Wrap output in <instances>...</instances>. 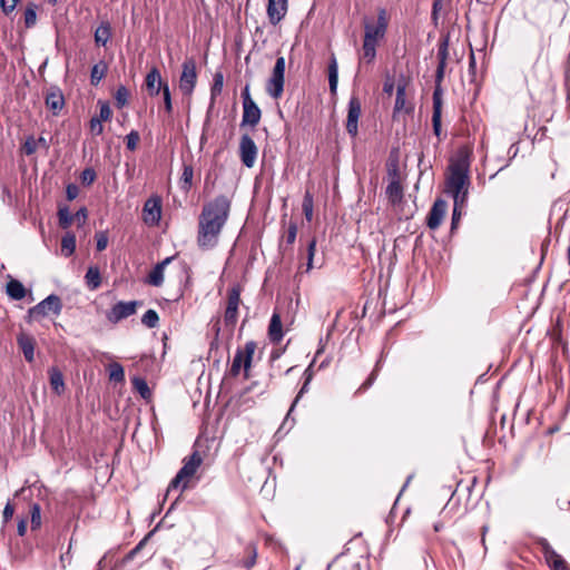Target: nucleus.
<instances>
[{"label": "nucleus", "instance_id": "1", "mask_svg": "<svg viewBox=\"0 0 570 570\" xmlns=\"http://www.w3.org/2000/svg\"><path fill=\"white\" fill-rule=\"evenodd\" d=\"M230 200L225 195L216 196L203 206L198 217L197 245L210 250L218 245L219 235L229 217Z\"/></svg>", "mask_w": 570, "mask_h": 570}, {"label": "nucleus", "instance_id": "2", "mask_svg": "<svg viewBox=\"0 0 570 570\" xmlns=\"http://www.w3.org/2000/svg\"><path fill=\"white\" fill-rule=\"evenodd\" d=\"M470 185V155L461 151L449 166L444 191L446 195L469 193Z\"/></svg>", "mask_w": 570, "mask_h": 570}, {"label": "nucleus", "instance_id": "3", "mask_svg": "<svg viewBox=\"0 0 570 570\" xmlns=\"http://www.w3.org/2000/svg\"><path fill=\"white\" fill-rule=\"evenodd\" d=\"M202 462L203 459L198 451H194L188 458H186L183 466L170 481L166 491V497L174 490L180 489V492L186 490L188 488V480L194 476Z\"/></svg>", "mask_w": 570, "mask_h": 570}, {"label": "nucleus", "instance_id": "4", "mask_svg": "<svg viewBox=\"0 0 570 570\" xmlns=\"http://www.w3.org/2000/svg\"><path fill=\"white\" fill-rule=\"evenodd\" d=\"M450 36H442L438 43V67L435 70L434 90L432 101L443 102L442 81L445 76L446 61L449 57Z\"/></svg>", "mask_w": 570, "mask_h": 570}, {"label": "nucleus", "instance_id": "5", "mask_svg": "<svg viewBox=\"0 0 570 570\" xmlns=\"http://www.w3.org/2000/svg\"><path fill=\"white\" fill-rule=\"evenodd\" d=\"M256 350V343L254 341H248L245 343L244 348H238L234 355L229 375L236 377L239 375L242 367L244 368V379H249V370L252 366L253 355Z\"/></svg>", "mask_w": 570, "mask_h": 570}, {"label": "nucleus", "instance_id": "6", "mask_svg": "<svg viewBox=\"0 0 570 570\" xmlns=\"http://www.w3.org/2000/svg\"><path fill=\"white\" fill-rule=\"evenodd\" d=\"M285 83V58L277 57L272 75L266 83V92L274 99L282 97Z\"/></svg>", "mask_w": 570, "mask_h": 570}, {"label": "nucleus", "instance_id": "7", "mask_svg": "<svg viewBox=\"0 0 570 570\" xmlns=\"http://www.w3.org/2000/svg\"><path fill=\"white\" fill-rule=\"evenodd\" d=\"M242 100H243V116H242L240 127L257 126L262 118V110L250 97L249 85H246L244 87V89L242 90Z\"/></svg>", "mask_w": 570, "mask_h": 570}, {"label": "nucleus", "instance_id": "8", "mask_svg": "<svg viewBox=\"0 0 570 570\" xmlns=\"http://www.w3.org/2000/svg\"><path fill=\"white\" fill-rule=\"evenodd\" d=\"M181 75L179 77V89L185 96H190L197 82L196 61L193 57L186 58L181 66Z\"/></svg>", "mask_w": 570, "mask_h": 570}, {"label": "nucleus", "instance_id": "9", "mask_svg": "<svg viewBox=\"0 0 570 570\" xmlns=\"http://www.w3.org/2000/svg\"><path fill=\"white\" fill-rule=\"evenodd\" d=\"M62 309L61 298L56 294H50L37 305L29 308L28 314L30 317H45L49 313L58 316Z\"/></svg>", "mask_w": 570, "mask_h": 570}, {"label": "nucleus", "instance_id": "10", "mask_svg": "<svg viewBox=\"0 0 570 570\" xmlns=\"http://www.w3.org/2000/svg\"><path fill=\"white\" fill-rule=\"evenodd\" d=\"M397 175L396 165L394 164V218L396 217L399 220L410 219L415 209V204L412 206L407 205L403 199V188L399 180L395 179Z\"/></svg>", "mask_w": 570, "mask_h": 570}, {"label": "nucleus", "instance_id": "11", "mask_svg": "<svg viewBox=\"0 0 570 570\" xmlns=\"http://www.w3.org/2000/svg\"><path fill=\"white\" fill-rule=\"evenodd\" d=\"M535 544L540 548L544 560L551 570H569V567L563 557L552 548L546 538H537Z\"/></svg>", "mask_w": 570, "mask_h": 570}, {"label": "nucleus", "instance_id": "12", "mask_svg": "<svg viewBox=\"0 0 570 570\" xmlns=\"http://www.w3.org/2000/svg\"><path fill=\"white\" fill-rule=\"evenodd\" d=\"M240 303V287L235 285L228 289L227 306L224 314V322L226 327L233 330L238 318V306Z\"/></svg>", "mask_w": 570, "mask_h": 570}, {"label": "nucleus", "instance_id": "13", "mask_svg": "<svg viewBox=\"0 0 570 570\" xmlns=\"http://www.w3.org/2000/svg\"><path fill=\"white\" fill-rule=\"evenodd\" d=\"M163 199L159 195L150 196L142 207V220L148 226H157L161 219Z\"/></svg>", "mask_w": 570, "mask_h": 570}, {"label": "nucleus", "instance_id": "14", "mask_svg": "<svg viewBox=\"0 0 570 570\" xmlns=\"http://www.w3.org/2000/svg\"><path fill=\"white\" fill-rule=\"evenodd\" d=\"M141 305L139 301H130V302H118L116 303L106 314L107 320L117 324L120 321L134 315L137 311V307Z\"/></svg>", "mask_w": 570, "mask_h": 570}, {"label": "nucleus", "instance_id": "15", "mask_svg": "<svg viewBox=\"0 0 570 570\" xmlns=\"http://www.w3.org/2000/svg\"><path fill=\"white\" fill-rule=\"evenodd\" d=\"M362 114V104L357 96H351L347 105L346 131L356 137L358 132V119Z\"/></svg>", "mask_w": 570, "mask_h": 570}, {"label": "nucleus", "instance_id": "16", "mask_svg": "<svg viewBox=\"0 0 570 570\" xmlns=\"http://www.w3.org/2000/svg\"><path fill=\"white\" fill-rule=\"evenodd\" d=\"M257 151V146L253 138L244 134L239 141V157L245 167L252 168L255 165Z\"/></svg>", "mask_w": 570, "mask_h": 570}, {"label": "nucleus", "instance_id": "17", "mask_svg": "<svg viewBox=\"0 0 570 570\" xmlns=\"http://www.w3.org/2000/svg\"><path fill=\"white\" fill-rule=\"evenodd\" d=\"M448 210V203L443 198H436L434 203L432 204L426 218L425 224L431 230H435L440 227L445 213Z\"/></svg>", "mask_w": 570, "mask_h": 570}, {"label": "nucleus", "instance_id": "18", "mask_svg": "<svg viewBox=\"0 0 570 570\" xmlns=\"http://www.w3.org/2000/svg\"><path fill=\"white\" fill-rule=\"evenodd\" d=\"M46 107L58 116L65 107V97L61 89L58 86H50L45 97Z\"/></svg>", "mask_w": 570, "mask_h": 570}, {"label": "nucleus", "instance_id": "19", "mask_svg": "<svg viewBox=\"0 0 570 570\" xmlns=\"http://www.w3.org/2000/svg\"><path fill=\"white\" fill-rule=\"evenodd\" d=\"M145 85L150 97L158 96L164 90V87L168 86L166 81H163L160 71L157 67H153L148 71L145 78Z\"/></svg>", "mask_w": 570, "mask_h": 570}, {"label": "nucleus", "instance_id": "20", "mask_svg": "<svg viewBox=\"0 0 570 570\" xmlns=\"http://www.w3.org/2000/svg\"><path fill=\"white\" fill-rule=\"evenodd\" d=\"M387 23L385 19V10H381L379 13L377 21L370 22L367 19L364 21V28H365V35L364 37H367L370 33L372 42H377V39L384 36V32L386 30Z\"/></svg>", "mask_w": 570, "mask_h": 570}, {"label": "nucleus", "instance_id": "21", "mask_svg": "<svg viewBox=\"0 0 570 570\" xmlns=\"http://www.w3.org/2000/svg\"><path fill=\"white\" fill-rule=\"evenodd\" d=\"M287 12V0H268L267 17L273 26H276Z\"/></svg>", "mask_w": 570, "mask_h": 570}, {"label": "nucleus", "instance_id": "22", "mask_svg": "<svg viewBox=\"0 0 570 570\" xmlns=\"http://www.w3.org/2000/svg\"><path fill=\"white\" fill-rule=\"evenodd\" d=\"M17 343L26 361L29 363L33 362L36 340L29 334L20 333L17 336Z\"/></svg>", "mask_w": 570, "mask_h": 570}, {"label": "nucleus", "instance_id": "23", "mask_svg": "<svg viewBox=\"0 0 570 570\" xmlns=\"http://www.w3.org/2000/svg\"><path fill=\"white\" fill-rule=\"evenodd\" d=\"M174 259V256L166 257L164 261L159 262L154 266L147 277V283L159 287L164 283V272L166 266Z\"/></svg>", "mask_w": 570, "mask_h": 570}, {"label": "nucleus", "instance_id": "24", "mask_svg": "<svg viewBox=\"0 0 570 570\" xmlns=\"http://www.w3.org/2000/svg\"><path fill=\"white\" fill-rule=\"evenodd\" d=\"M283 336L284 333L281 315L277 312H274L268 325V338L272 343L277 344L282 341Z\"/></svg>", "mask_w": 570, "mask_h": 570}, {"label": "nucleus", "instance_id": "25", "mask_svg": "<svg viewBox=\"0 0 570 570\" xmlns=\"http://www.w3.org/2000/svg\"><path fill=\"white\" fill-rule=\"evenodd\" d=\"M396 111H404L405 114H412L414 111V105L407 104L405 100V83L399 81L396 86V96L394 99V114Z\"/></svg>", "mask_w": 570, "mask_h": 570}, {"label": "nucleus", "instance_id": "26", "mask_svg": "<svg viewBox=\"0 0 570 570\" xmlns=\"http://www.w3.org/2000/svg\"><path fill=\"white\" fill-rule=\"evenodd\" d=\"M442 106L443 102L432 101V129L439 140H442Z\"/></svg>", "mask_w": 570, "mask_h": 570}, {"label": "nucleus", "instance_id": "27", "mask_svg": "<svg viewBox=\"0 0 570 570\" xmlns=\"http://www.w3.org/2000/svg\"><path fill=\"white\" fill-rule=\"evenodd\" d=\"M442 106L443 102L432 101V129L439 140H442Z\"/></svg>", "mask_w": 570, "mask_h": 570}, {"label": "nucleus", "instance_id": "28", "mask_svg": "<svg viewBox=\"0 0 570 570\" xmlns=\"http://www.w3.org/2000/svg\"><path fill=\"white\" fill-rule=\"evenodd\" d=\"M7 294L16 301H20L26 296V288L18 279H11L7 284Z\"/></svg>", "mask_w": 570, "mask_h": 570}, {"label": "nucleus", "instance_id": "29", "mask_svg": "<svg viewBox=\"0 0 570 570\" xmlns=\"http://www.w3.org/2000/svg\"><path fill=\"white\" fill-rule=\"evenodd\" d=\"M50 385L51 389L60 395L65 391V381L62 373L57 368L52 367L49 371Z\"/></svg>", "mask_w": 570, "mask_h": 570}, {"label": "nucleus", "instance_id": "30", "mask_svg": "<svg viewBox=\"0 0 570 570\" xmlns=\"http://www.w3.org/2000/svg\"><path fill=\"white\" fill-rule=\"evenodd\" d=\"M87 286L95 291L101 285V275L98 266H90L85 275Z\"/></svg>", "mask_w": 570, "mask_h": 570}, {"label": "nucleus", "instance_id": "31", "mask_svg": "<svg viewBox=\"0 0 570 570\" xmlns=\"http://www.w3.org/2000/svg\"><path fill=\"white\" fill-rule=\"evenodd\" d=\"M76 250V236L71 232H67L61 239V254L70 257Z\"/></svg>", "mask_w": 570, "mask_h": 570}, {"label": "nucleus", "instance_id": "32", "mask_svg": "<svg viewBox=\"0 0 570 570\" xmlns=\"http://www.w3.org/2000/svg\"><path fill=\"white\" fill-rule=\"evenodd\" d=\"M108 71V65L100 60L94 67L91 68L90 72V82L92 86H98V83L101 81V79L106 76Z\"/></svg>", "mask_w": 570, "mask_h": 570}, {"label": "nucleus", "instance_id": "33", "mask_svg": "<svg viewBox=\"0 0 570 570\" xmlns=\"http://www.w3.org/2000/svg\"><path fill=\"white\" fill-rule=\"evenodd\" d=\"M337 82H338V67H337L336 58L333 55L331 57V60L328 63V85H330V90L332 94L336 92Z\"/></svg>", "mask_w": 570, "mask_h": 570}, {"label": "nucleus", "instance_id": "34", "mask_svg": "<svg viewBox=\"0 0 570 570\" xmlns=\"http://www.w3.org/2000/svg\"><path fill=\"white\" fill-rule=\"evenodd\" d=\"M111 37L110 24L108 22L101 23L95 31V42L97 46H106Z\"/></svg>", "mask_w": 570, "mask_h": 570}, {"label": "nucleus", "instance_id": "35", "mask_svg": "<svg viewBox=\"0 0 570 570\" xmlns=\"http://www.w3.org/2000/svg\"><path fill=\"white\" fill-rule=\"evenodd\" d=\"M245 554L246 557L242 560V566L246 569V570H249L254 567L255 562H256V558H257V548H256V544L255 543H248L246 547H245Z\"/></svg>", "mask_w": 570, "mask_h": 570}, {"label": "nucleus", "instance_id": "36", "mask_svg": "<svg viewBox=\"0 0 570 570\" xmlns=\"http://www.w3.org/2000/svg\"><path fill=\"white\" fill-rule=\"evenodd\" d=\"M371 37L372 36L368 33L367 37H364L363 42V60L366 62L373 61L376 55V42H372Z\"/></svg>", "mask_w": 570, "mask_h": 570}, {"label": "nucleus", "instance_id": "37", "mask_svg": "<svg viewBox=\"0 0 570 570\" xmlns=\"http://www.w3.org/2000/svg\"><path fill=\"white\" fill-rule=\"evenodd\" d=\"M57 215L59 226L62 229H68L73 222V216L70 214L68 206L59 207Z\"/></svg>", "mask_w": 570, "mask_h": 570}, {"label": "nucleus", "instance_id": "38", "mask_svg": "<svg viewBox=\"0 0 570 570\" xmlns=\"http://www.w3.org/2000/svg\"><path fill=\"white\" fill-rule=\"evenodd\" d=\"M30 525L32 531L41 527V508L38 503H33L30 507Z\"/></svg>", "mask_w": 570, "mask_h": 570}, {"label": "nucleus", "instance_id": "39", "mask_svg": "<svg viewBox=\"0 0 570 570\" xmlns=\"http://www.w3.org/2000/svg\"><path fill=\"white\" fill-rule=\"evenodd\" d=\"M313 195L309 191H306L303 198L302 209L307 222H312L313 219Z\"/></svg>", "mask_w": 570, "mask_h": 570}, {"label": "nucleus", "instance_id": "40", "mask_svg": "<svg viewBox=\"0 0 570 570\" xmlns=\"http://www.w3.org/2000/svg\"><path fill=\"white\" fill-rule=\"evenodd\" d=\"M386 176L383 178L385 184V195L392 200V155L385 161Z\"/></svg>", "mask_w": 570, "mask_h": 570}, {"label": "nucleus", "instance_id": "41", "mask_svg": "<svg viewBox=\"0 0 570 570\" xmlns=\"http://www.w3.org/2000/svg\"><path fill=\"white\" fill-rule=\"evenodd\" d=\"M109 379L115 382H124L125 381V371L121 364L114 362L109 364Z\"/></svg>", "mask_w": 570, "mask_h": 570}, {"label": "nucleus", "instance_id": "42", "mask_svg": "<svg viewBox=\"0 0 570 570\" xmlns=\"http://www.w3.org/2000/svg\"><path fill=\"white\" fill-rule=\"evenodd\" d=\"M193 176H194L193 166L185 164L184 168H183V174H181V177H180L181 188L184 190L187 191V190L190 189L191 183H193Z\"/></svg>", "mask_w": 570, "mask_h": 570}, {"label": "nucleus", "instance_id": "43", "mask_svg": "<svg viewBox=\"0 0 570 570\" xmlns=\"http://www.w3.org/2000/svg\"><path fill=\"white\" fill-rule=\"evenodd\" d=\"M224 87V76L222 72H216L214 75L213 85L210 88V98L214 100L217 96L222 94Z\"/></svg>", "mask_w": 570, "mask_h": 570}, {"label": "nucleus", "instance_id": "44", "mask_svg": "<svg viewBox=\"0 0 570 570\" xmlns=\"http://www.w3.org/2000/svg\"><path fill=\"white\" fill-rule=\"evenodd\" d=\"M141 323L148 328H155L158 326L159 316L155 309H148L141 317Z\"/></svg>", "mask_w": 570, "mask_h": 570}, {"label": "nucleus", "instance_id": "45", "mask_svg": "<svg viewBox=\"0 0 570 570\" xmlns=\"http://www.w3.org/2000/svg\"><path fill=\"white\" fill-rule=\"evenodd\" d=\"M132 385L135 390L144 397L147 399L150 396L151 392L147 384V382L141 377H134L132 379Z\"/></svg>", "mask_w": 570, "mask_h": 570}, {"label": "nucleus", "instance_id": "46", "mask_svg": "<svg viewBox=\"0 0 570 570\" xmlns=\"http://www.w3.org/2000/svg\"><path fill=\"white\" fill-rule=\"evenodd\" d=\"M453 199V209H459L465 212V207L468 205L469 193H460L449 195Z\"/></svg>", "mask_w": 570, "mask_h": 570}, {"label": "nucleus", "instance_id": "47", "mask_svg": "<svg viewBox=\"0 0 570 570\" xmlns=\"http://www.w3.org/2000/svg\"><path fill=\"white\" fill-rule=\"evenodd\" d=\"M129 90L125 86H119L115 94L116 106L122 108L128 104Z\"/></svg>", "mask_w": 570, "mask_h": 570}, {"label": "nucleus", "instance_id": "48", "mask_svg": "<svg viewBox=\"0 0 570 570\" xmlns=\"http://www.w3.org/2000/svg\"><path fill=\"white\" fill-rule=\"evenodd\" d=\"M23 17H24L26 28L33 27L37 21L36 6L32 3L30 6H28L24 10Z\"/></svg>", "mask_w": 570, "mask_h": 570}, {"label": "nucleus", "instance_id": "49", "mask_svg": "<svg viewBox=\"0 0 570 570\" xmlns=\"http://www.w3.org/2000/svg\"><path fill=\"white\" fill-rule=\"evenodd\" d=\"M37 148L38 141H36V138L33 136H29L24 140L21 149L23 154H26L27 156H31L36 153Z\"/></svg>", "mask_w": 570, "mask_h": 570}, {"label": "nucleus", "instance_id": "50", "mask_svg": "<svg viewBox=\"0 0 570 570\" xmlns=\"http://www.w3.org/2000/svg\"><path fill=\"white\" fill-rule=\"evenodd\" d=\"M387 353H389V352H387L385 348H383L382 354H381V358L377 361L376 366H375V370L370 374V376L367 377V380H366V381H365V382L360 386L358 391H365V390H367V389L373 384V382H374V380H375V376H376V370H377V367H379V365H380V363H381L382 358H383L384 356H386V355H387Z\"/></svg>", "mask_w": 570, "mask_h": 570}, {"label": "nucleus", "instance_id": "51", "mask_svg": "<svg viewBox=\"0 0 570 570\" xmlns=\"http://www.w3.org/2000/svg\"><path fill=\"white\" fill-rule=\"evenodd\" d=\"M316 250V239L312 238L307 244V266L306 272L314 267V255Z\"/></svg>", "mask_w": 570, "mask_h": 570}, {"label": "nucleus", "instance_id": "52", "mask_svg": "<svg viewBox=\"0 0 570 570\" xmlns=\"http://www.w3.org/2000/svg\"><path fill=\"white\" fill-rule=\"evenodd\" d=\"M140 136L137 130H131L126 136V147L128 150L134 151L137 148V145L139 142Z\"/></svg>", "mask_w": 570, "mask_h": 570}, {"label": "nucleus", "instance_id": "53", "mask_svg": "<svg viewBox=\"0 0 570 570\" xmlns=\"http://www.w3.org/2000/svg\"><path fill=\"white\" fill-rule=\"evenodd\" d=\"M99 115L97 116L98 119L101 121H107L111 118L112 111L110 109V106L107 101H99Z\"/></svg>", "mask_w": 570, "mask_h": 570}, {"label": "nucleus", "instance_id": "54", "mask_svg": "<svg viewBox=\"0 0 570 570\" xmlns=\"http://www.w3.org/2000/svg\"><path fill=\"white\" fill-rule=\"evenodd\" d=\"M465 214L463 210L452 209L450 233L453 234L459 228L462 216Z\"/></svg>", "mask_w": 570, "mask_h": 570}, {"label": "nucleus", "instance_id": "55", "mask_svg": "<svg viewBox=\"0 0 570 570\" xmlns=\"http://www.w3.org/2000/svg\"><path fill=\"white\" fill-rule=\"evenodd\" d=\"M96 177L97 175L95 169L90 167L83 169L80 176L81 183L87 186L91 185L95 181Z\"/></svg>", "mask_w": 570, "mask_h": 570}, {"label": "nucleus", "instance_id": "56", "mask_svg": "<svg viewBox=\"0 0 570 570\" xmlns=\"http://www.w3.org/2000/svg\"><path fill=\"white\" fill-rule=\"evenodd\" d=\"M163 99H164V107L168 115L173 112V102H171V95L169 86L164 87V90L161 91Z\"/></svg>", "mask_w": 570, "mask_h": 570}, {"label": "nucleus", "instance_id": "57", "mask_svg": "<svg viewBox=\"0 0 570 570\" xmlns=\"http://www.w3.org/2000/svg\"><path fill=\"white\" fill-rule=\"evenodd\" d=\"M296 236H297V225L294 222H289L288 228L286 232V237H285L286 244L293 245L296 239Z\"/></svg>", "mask_w": 570, "mask_h": 570}, {"label": "nucleus", "instance_id": "58", "mask_svg": "<svg viewBox=\"0 0 570 570\" xmlns=\"http://www.w3.org/2000/svg\"><path fill=\"white\" fill-rule=\"evenodd\" d=\"M311 382H307L304 380V383L301 387V390L298 391L295 400L293 401L288 412H287V417H289V415L292 414L294 407L296 406V404L298 403L299 399L308 391V385H309Z\"/></svg>", "mask_w": 570, "mask_h": 570}, {"label": "nucleus", "instance_id": "59", "mask_svg": "<svg viewBox=\"0 0 570 570\" xmlns=\"http://www.w3.org/2000/svg\"><path fill=\"white\" fill-rule=\"evenodd\" d=\"M101 122L102 121L100 119H98L97 117H92L90 119L89 126H90V131L92 135L99 136L102 134L104 126Z\"/></svg>", "mask_w": 570, "mask_h": 570}, {"label": "nucleus", "instance_id": "60", "mask_svg": "<svg viewBox=\"0 0 570 570\" xmlns=\"http://www.w3.org/2000/svg\"><path fill=\"white\" fill-rule=\"evenodd\" d=\"M72 216L73 219L78 222V226L81 227L86 224V220L88 218V210L86 207H81Z\"/></svg>", "mask_w": 570, "mask_h": 570}, {"label": "nucleus", "instance_id": "61", "mask_svg": "<svg viewBox=\"0 0 570 570\" xmlns=\"http://www.w3.org/2000/svg\"><path fill=\"white\" fill-rule=\"evenodd\" d=\"M18 2H19V0H0V6H1L2 11L6 14H9L10 12H12L16 9Z\"/></svg>", "mask_w": 570, "mask_h": 570}, {"label": "nucleus", "instance_id": "62", "mask_svg": "<svg viewBox=\"0 0 570 570\" xmlns=\"http://www.w3.org/2000/svg\"><path fill=\"white\" fill-rule=\"evenodd\" d=\"M13 514H14V507L10 501H8L6 503L3 512H2L3 523H8L12 519Z\"/></svg>", "mask_w": 570, "mask_h": 570}, {"label": "nucleus", "instance_id": "63", "mask_svg": "<svg viewBox=\"0 0 570 570\" xmlns=\"http://www.w3.org/2000/svg\"><path fill=\"white\" fill-rule=\"evenodd\" d=\"M79 195V188L76 184H68L66 187V197L68 200H73Z\"/></svg>", "mask_w": 570, "mask_h": 570}, {"label": "nucleus", "instance_id": "64", "mask_svg": "<svg viewBox=\"0 0 570 570\" xmlns=\"http://www.w3.org/2000/svg\"><path fill=\"white\" fill-rule=\"evenodd\" d=\"M97 240V250L102 252L106 249L108 245V237L104 233H99L96 235Z\"/></svg>", "mask_w": 570, "mask_h": 570}]
</instances>
